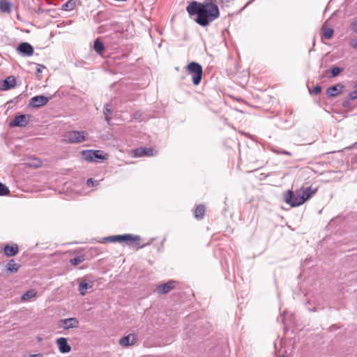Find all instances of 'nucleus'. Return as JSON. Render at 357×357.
Here are the masks:
<instances>
[{
	"label": "nucleus",
	"instance_id": "17",
	"mask_svg": "<svg viewBox=\"0 0 357 357\" xmlns=\"http://www.w3.org/2000/svg\"><path fill=\"white\" fill-rule=\"evenodd\" d=\"M4 254L8 257H13L18 253L19 249L17 245H6L4 247Z\"/></svg>",
	"mask_w": 357,
	"mask_h": 357
},
{
	"label": "nucleus",
	"instance_id": "35",
	"mask_svg": "<svg viewBox=\"0 0 357 357\" xmlns=\"http://www.w3.org/2000/svg\"><path fill=\"white\" fill-rule=\"evenodd\" d=\"M40 162L39 160H36V162L33 164V166L38 167L40 165Z\"/></svg>",
	"mask_w": 357,
	"mask_h": 357
},
{
	"label": "nucleus",
	"instance_id": "20",
	"mask_svg": "<svg viewBox=\"0 0 357 357\" xmlns=\"http://www.w3.org/2000/svg\"><path fill=\"white\" fill-rule=\"evenodd\" d=\"M37 296V291L33 289H31L26 291L21 297L22 301H25L29 299L35 298Z\"/></svg>",
	"mask_w": 357,
	"mask_h": 357
},
{
	"label": "nucleus",
	"instance_id": "33",
	"mask_svg": "<svg viewBox=\"0 0 357 357\" xmlns=\"http://www.w3.org/2000/svg\"><path fill=\"white\" fill-rule=\"evenodd\" d=\"M321 91V87L319 85H317L316 86H314L312 89V91H310L311 93H313V94H318L319 93H320Z\"/></svg>",
	"mask_w": 357,
	"mask_h": 357
},
{
	"label": "nucleus",
	"instance_id": "39",
	"mask_svg": "<svg viewBox=\"0 0 357 357\" xmlns=\"http://www.w3.org/2000/svg\"><path fill=\"white\" fill-rule=\"evenodd\" d=\"M252 2V1H248V2L246 3V6H248V5H249V4H250Z\"/></svg>",
	"mask_w": 357,
	"mask_h": 357
},
{
	"label": "nucleus",
	"instance_id": "38",
	"mask_svg": "<svg viewBox=\"0 0 357 357\" xmlns=\"http://www.w3.org/2000/svg\"><path fill=\"white\" fill-rule=\"evenodd\" d=\"M351 45L354 47V48H357V42L355 43H351Z\"/></svg>",
	"mask_w": 357,
	"mask_h": 357
},
{
	"label": "nucleus",
	"instance_id": "6",
	"mask_svg": "<svg viewBox=\"0 0 357 357\" xmlns=\"http://www.w3.org/2000/svg\"><path fill=\"white\" fill-rule=\"evenodd\" d=\"M79 326V321L75 317L62 319L58 322V327L64 330L76 328Z\"/></svg>",
	"mask_w": 357,
	"mask_h": 357
},
{
	"label": "nucleus",
	"instance_id": "21",
	"mask_svg": "<svg viewBox=\"0 0 357 357\" xmlns=\"http://www.w3.org/2000/svg\"><path fill=\"white\" fill-rule=\"evenodd\" d=\"M20 268V265L15 263L13 259H11L6 265L7 271L10 273H16Z\"/></svg>",
	"mask_w": 357,
	"mask_h": 357
},
{
	"label": "nucleus",
	"instance_id": "28",
	"mask_svg": "<svg viewBox=\"0 0 357 357\" xmlns=\"http://www.w3.org/2000/svg\"><path fill=\"white\" fill-rule=\"evenodd\" d=\"M10 192V190L8 188L0 182V196H5L8 195Z\"/></svg>",
	"mask_w": 357,
	"mask_h": 357
},
{
	"label": "nucleus",
	"instance_id": "18",
	"mask_svg": "<svg viewBox=\"0 0 357 357\" xmlns=\"http://www.w3.org/2000/svg\"><path fill=\"white\" fill-rule=\"evenodd\" d=\"M0 10L2 13H9L11 10V3L6 0H0Z\"/></svg>",
	"mask_w": 357,
	"mask_h": 357
},
{
	"label": "nucleus",
	"instance_id": "3",
	"mask_svg": "<svg viewBox=\"0 0 357 357\" xmlns=\"http://www.w3.org/2000/svg\"><path fill=\"white\" fill-rule=\"evenodd\" d=\"M140 240L139 236L132 235V234H124V235H114V236H109L103 238L100 242H109V243H115V242H126L128 245H135V241H138Z\"/></svg>",
	"mask_w": 357,
	"mask_h": 357
},
{
	"label": "nucleus",
	"instance_id": "22",
	"mask_svg": "<svg viewBox=\"0 0 357 357\" xmlns=\"http://www.w3.org/2000/svg\"><path fill=\"white\" fill-rule=\"evenodd\" d=\"M205 213V207L204 205H198L195 211V216L197 219H202Z\"/></svg>",
	"mask_w": 357,
	"mask_h": 357
},
{
	"label": "nucleus",
	"instance_id": "16",
	"mask_svg": "<svg viewBox=\"0 0 357 357\" xmlns=\"http://www.w3.org/2000/svg\"><path fill=\"white\" fill-rule=\"evenodd\" d=\"M93 287V282H88L86 279H83L79 284V291L80 295L84 296L86 293L87 289Z\"/></svg>",
	"mask_w": 357,
	"mask_h": 357
},
{
	"label": "nucleus",
	"instance_id": "24",
	"mask_svg": "<svg viewBox=\"0 0 357 357\" xmlns=\"http://www.w3.org/2000/svg\"><path fill=\"white\" fill-rule=\"evenodd\" d=\"M94 50L99 54L105 50L104 44L100 39H96L93 45Z\"/></svg>",
	"mask_w": 357,
	"mask_h": 357
},
{
	"label": "nucleus",
	"instance_id": "27",
	"mask_svg": "<svg viewBox=\"0 0 357 357\" xmlns=\"http://www.w3.org/2000/svg\"><path fill=\"white\" fill-rule=\"evenodd\" d=\"M84 260V257L82 255L77 256L70 260V263L73 266H77L82 263Z\"/></svg>",
	"mask_w": 357,
	"mask_h": 357
},
{
	"label": "nucleus",
	"instance_id": "14",
	"mask_svg": "<svg viewBox=\"0 0 357 357\" xmlns=\"http://www.w3.org/2000/svg\"><path fill=\"white\" fill-rule=\"evenodd\" d=\"M137 340L136 336L135 334L130 333L127 336H124L119 340V344L123 347H127L130 345H133Z\"/></svg>",
	"mask_w": 357,
	"mask_h": 357
},
{
	"label": "nucleus",
	"instance_id": "8",
	"mask_svg": "<svg viewBox=\"0 0 357 357\" xmlns=\"http://www.w3.org/2000/svg\"><path fill=\"white\" fill-rule=\"evenodd\" d=\"M16 50L22 56H31L34 53L33 46L27 42L20 43Z\"/></svg>",
	"mask_w": 357,
	"mask_h": 357
},
{
	"label": "nucleus",
	"instance_id": "25",
	"mask_svg": "<svg viewBox=\"0 0 357 357\" xmlns=\"http://www.w3.org/2000/svg\"><path fill=\"white\" fill-rule=\"evenodd\" d=\"M83 158L88 162L93 161V150H85L82 152Z\"/></svg>",
	"mask_w": 357,
	"mask_h": 357
},
{
	"label": "nucleus",
	"instance_id": "7",
	"mask_svg": "<svg viewBox=\"0 0 357 357\" xmlns=\"http://www.w3.org/2000/svg\"><path fill=\"white\" fill-rule=\"evenodd\" d=\"M30 117V115L26 114L16 116L10 123V126L13 127L25 128L29 123Z\"/></svg>",
	"mask_w": 357,
	"mask_h": 357
},
{
	"label": "nucleus",
	"instance_id": "43",
	"mask_svg": "<svg viewBox=\"0 0 357 357\" xmlns=\"http://www.w3.org/2000/svg\"><path fill=\"white\" fill-rule=\"evenodd\" d=\"M280 357H286V356H280Z\"/></svg>",
	"mask_w": 357,
	"mask_h": 357
},
{
	"label": "nucleus",
	"instance_id": "12",
	"mask_svg": "<svg viewBox=\"0 0 357 357\" xmlns=\"http://www.w3.org/2000/svg\"><path fill=\"white\" fill-rule=\"evenodd\" d=\"M176 282L174 280H169L167 282L160 284L157 287L158 292L160 294H165L169 292L175 287Z\"/></svg>",
	"mask_w": 357,
	"mask_h": 357
},
{
	"label": "nucleus",
	"instance_id": "5",
	"mask_svg": "<svg viewBox=\"0 0 357 357\" xmlns=\"http://www.w3.org/2000/svg\"><path fill=\"white\" fill-rule=\"evenodd\" d=\"M88 132L86 131L70 130L63 135V140L70 144H78L86 140Z\"/></svg>",
	"mask_w": 357,
	"mask_h": 357
},
{
	"label": "nucleus",
	"instance_id": "19",
	"mask_svg": "<svg viewBox=\"0 0 357 357\" xmlns=\"http://www.w3.org/2000/svg\"><path fill=\"white\" fill-rule=\"evenodd\" d=\"M112 112V106L111 104H105V106H104V109H103V114L105 115V119L106 120V121L109 123V121H110V114Z\"/></svg>",
	"mask_w": 357,
	"mask_h": 357
},
{
	"label": "nucleus",
	"instance_id": "36",
	"mask_svg": "<svg viewBox=\"0 0 357 357\" xmlns=\"http://www.w3.org/2000/svg\"><path fill=\"white\" fill-rule=\"evenodd\" d=\"M29 357H41V355L40 354H33V355H31Z\"/></svg>",
	"mask_w": 357,
	"mask_h": 357
},
{
	"label": "nucleus",
	"instance_id": "23",
	"mask_svg": "<svg viewBox=\"0 0 357 357\" xmlns=\"http://www.w3.org/2000/svg\"><path fill=\"white\" fill-rule=\"evenodd\" d=\"M77 5V0H68L62 6V9L66 11L73 10Z\"/></svg>",
	"mask_w": 357,
	"mask_h": 357
},
{
	"label": "nucleus",
	"instance_id": "31",
	"mask_svg": "<svg viewBox=\"0 0 357 357\" xmlns=\"http://www.w3.org/2000/svg\"><path fill=\"white\" fill-rule=\"evenodd\" d=\"M272 151L278 155L284 154L289 156H291L292 155L291 152L284 150L272 149Z\"/></svg>",
	"mask_w": 357,
	"mask_h": 357
},
{
	"label": "nucleus",
	"instance_id": "32",
	"mask_svg": "<svg viewBox=\"0 0 357 357\" xmlns=\"http://www.w3.org/2000/svg\"><path fill=\"white\" fill-rule=\"evenodd\" d=\"M86 183L89 186H96L99 184V181L94 180L93 178H89L86 181Z\"/></svg>",
	"mask_w": 357,
	"mask_h": 357
},
{
	"label": "nucleus",
	"instance_id": "41",
	"mask_svg": "<svg viewBox=\"0 0 357 357\" xmlns=\"http://www.w3.org/2000/svg\"><path fill=\"white\" fill-rule=\"evenodd\" d=\"M354 88L357 89V82L355 84Z\"/></svg>",
	"mask_w": 357,
	"mask_h": 357
},
{
	"label": "nucleus",
	"instance_id": "11",
	"mask_svg": "<svg viewBox=\"0 0 357 357\" xmlns=\"http://www.w3.org/2000/svg\"><path fill=\"white\" fill-rule=\"evenodd\" d=\"M16 84V79L13 76H9L0 82V90L6 91L13 88Z\"/></svg>",
	"mask_w": 357,
	"mask_h": 357
},
{
	"label": "nucleus",
	"instance_id": "2",
	"mask_svg": "<svg viewBox=\"0 0 357 357\" xmlns=\"http://www.w3.org/2000/svg\"><path fill=\"white\" fill-rule=\"evenodd\" d=\"M317 190V188H313L312 186H302L294 192L288 190L284 194V201L292 207L298 206L307 201Z\"/></svg>",
	"mask_w": 357,
	"mask_h": 357
},
{
	"label": "nucleus",
	"instance_id": "4",
	"mask_svg": "<svg viewBox=\"0 0 357 357\" xmlns=\"http://www.w3.org/2000/svg\"><path fill=\"white\" fill-rule=\"evenodd\" d=\"M186 71L191 76L193 84L199 85L203 75L202 66L199 63L192 61L186 66Z\"/></svg>",
	"mask_w": 357,
	"mask_h": 357
},
{
	"label": "nucleus",
	"instance_id": "1",
	"mask_svg": "<svg viewBox=\"0 0 357 357\" xmlns=\"http://www.w3.org/2000/svg\"><path fill=\"white\" fill-rule=\"evenodd\" d=\"M186 11L190 17H194L196 23L204 27L220 17L218 0L192 1L186 7Z\"/></svg>",
	"mask_w": 357,
	"mask_h": 357
},
{
	"label": "nucleus",
	"instance_id": "30",
	"mask_svg": "<svg viewBox=\"0 0 357 357\" xmlns=\"http://www.w3.org/2000/svg\"><path fill=\"white\" fill-rule=\"evenodd\" d=\"M333 34V30L332 29H326L324 32V37L326 39H330L332 38Z\"/></svg>",
	"mask_w": 357,
	"mask_h": 357
},
{
	"label": "nucleus",
	"instance_id": "29",
	"mask_svg": "<svg viewBox=\"0 0 357 357\" xmlns=\"http://www.w3.org/2000/svg\"><path fill=\"white\" fill-rule=\"evenodd\" d=\"M343 70V68H339V67H333L331 68V75L330 76L331 77H336L341 72H342Z\"/></svg>",
	"mask_w": 357,
	"mask_h": 357
},
{
	"label": "nucleus",
	"instance_id": "15",
	"mask_svg": "<svg viewBox=\"0 0 357 357\" xmlns=\"http://www.w3.org/2000/svg\"><path fill=\"white\" fill-rule=\"evenodd\" d=\"M343 87L341 84L330 86L327 89L326 95L328 97H335L342 93Z\"/></svg>",
	"mask_w": 357,
	"mask_h": 357
},
{
	"label": "nucleus",
	"instance_id": "42",
	"mask_svg": "<svg viewBox=\"0 0 357 357\" xmlns=\"http://www.w3.org/2000/svg\"><path fill=\"white\" fill-rule=\"evenodd\" d=\"M353 29H354V31L357 32V29H355V27H353Z\"/></svg>",
	"mask_w": 357,
	"mask_h": 357
},
{
	"label": "nucleus",
	"instance_id": "9",
	"mask_svg": "<svg viewBox=\"0 0 357 357\" xmlns=\"http://www.w3.org/2000/svg\"><path fill=\"white\" fill-rule=\"evenodd\" d=\"M49 98L45 96H36L30 99L29 105L33 107H40L46 105Z\"/></svg>",
	"mask_w": 357,
	"mask_h": 357
},
{
	"label": "nucleus",
	"instance_id": "34",
	"mask_svg": "<svg viewBox=\"0 0 357 357\" xmlns=\"http://www.w3.org/2000/svg\"><path fill=\"white\" fill-rule=\"evenodd\" d=\"M37 66H38V68L36 69L37 74L42 73L43 70L45 68V66L43 65L38 64Z\"/></svg>",
	"mask_w": 357,
	"mask_h": 357
},
{
	"label": "nucleus",
	"instance_id": "40",
	"mask_svg": "<svg viewBox=\"0 0 357 357\" xmlns=\"http://www.w3.org/2000/svg\"><path fill=\"white\" fill-rule=\"evenodd\" d=\"M145 245H141V246H139V247L137 248V249H139V248H144Z\"/></svg>",
	"mask_w": 357,
	"mask_h": 357
},
{
	"label": "nucleus",
	"instance_id": "10",
	"mask_svg": "<svg viewBox=\"0 0 357 357\" xmlns=\"http://www.w3.org/2000/svg\"><path fill=\"white\" fill-rule=\"evenodd\" d=\"M56 344L59 348V350L62 354L68 353L71 350L70 345L68 343V340L66 337H59L56 340Z\"/></svg>",
	"mask_w": 357,
	"mask_h": 357
},
{
	"label": "nucleus",
	"instance_id": "37",
	"mask_svg": "<svg viewBox=\"0 0 357 357\" xmlns=\"http://www.w3.org/2000/svg\"><path fill=\"white\" fill-rule=\"evenodd\" d=\"M348 104H349L348 101H344L342 103L343 106H344V107H347L348 105Z\"/></svg>",
	"mask_w": 357,
	"mask_h": 357
},
{
	"label": "nucleus",
	"instance_id": "13",
	"mask_svg": "<svg viewBox=\"0 0 357 357\" xmlns=\"http://www.w3.org/2000/svg\"><path fill=\"white\" fill-rule=\"evenodd\" d=\"M153 155V149L151 148L140 147L134 150L135 157L152 156Z\"/></svg>",
	"mask_w": 357,
	"mask_h": 357
},
{
	"label": "nucleus",
	"instance_id": "26",
	"mask_svg": "<svg viewBox=\"0 0 357 357\" xmlns=\"http://www.w3.org/2000/svg\"><path fill=\"white\" fill-rule=\"evenodd\" d=\"M93 161H97V160H105L106 159V154L104 153V151L100 150H93Z\"/></svg>",
	"mask_w": 357,
	"mask_h": 357
}]
</instances>
